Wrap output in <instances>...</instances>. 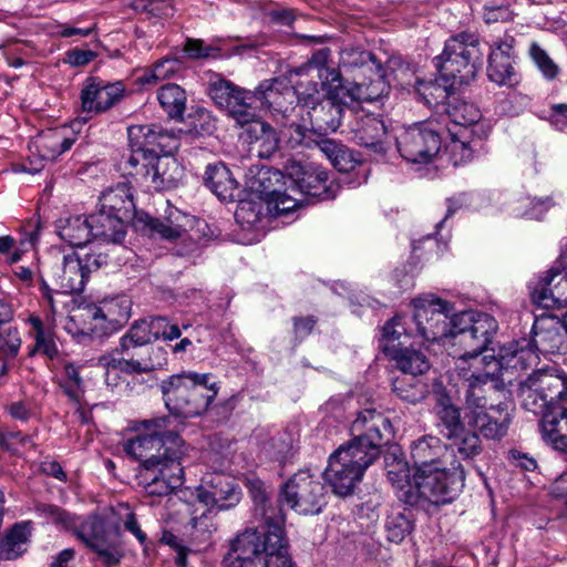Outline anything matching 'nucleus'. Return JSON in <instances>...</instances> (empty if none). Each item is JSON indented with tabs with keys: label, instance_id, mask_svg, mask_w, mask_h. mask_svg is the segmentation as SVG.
Listing matches in <instances>:
<instances>
[{
	"label": "nucleus",
	"instance_id": "obj_26",
	"mask_svg": "<svg viewBox=\"0 0 567 567\" xmlns=\"http://www.w3.org/2000/svg\"><path fill=\"white\" fill-rule=\"evenodd\" d=\"M353 140L357 144L372 148L377 153L385 152L384 138L386 137V125L379 115H358L351 126Z\"/></svg>",
	"mask_w": 567,
	"mask_h": 567
},
{
	"label": "nucleus",
	"instance_id": "obj_14",
	"mask_svg": "<svg viewBox=\"0 0 567 567\" xmlns=\"http://www.w3.org/2000/svg\"><path fill=\"white\" fill-rule=\"evenodd\" d=\"M441 124L429 118L406 127L396 137V147L401 156L410 163H430L442 146Z\"/></svg>",
	"mask_w": 567,
	"mask_h": 567
},
{
	"label": "nucleus",
	"instance_id": "obj_46",
	"mask_svg": "<svg viewBox=\"0 0 567 567\" xmlns=\"http://www.w3.org/2000/svg\"><path fill=\"white\" fill-rule=\"evenodd\" d=\"M316 146L338 171L349 172L354 168L355 163L352 154L341 142L332 138H321L316 142Z\"/></svg>",
	"mask_w": 567,
	"mask_h": 567
},
{
	"label": "nucleus",
	"instance_id": "obj_48",
	"mask_svg": "<svg viewBox=\"0 0 567 567\" xmlns=\"http://www.w3.org/2000/svg\"><path fill=\"white\" fill-rule=\"evenodd\" d=\"M248 134L258 148V156L268 158L278 150L279 138L276 131L266 122L258 121L252 124Z\"/></svg>",
	"mask_w": 567,
	"mask_h": 567
},
{
	"label": "nucleus",
	"instance_id": "obj_16",
	"mask_svg": "<svg viewBox=\"0 0 567 567\" xmlns=\"http://www.w3.org/2000/svg\"><path fill=\"white\" fill-rule=\"evenodd\" d=\"M126 94L123 81H107L100 76H87L81 84L80 112L84 121L101 115L118 105Z\"/></svg>",
	"mask_w": 567,
	"mask_h": 567
},
{
	"label": "nucleus",
	"instance_id": "obj_6",
	"mask_svg": "<svg viewBox=\"0 0 567 567\" xmlns=\"http://www.w3.org/2000/svg\"><path fill=\"white\" fill-rule=\"evenodd\" d=\"M105 567L117 566L124 557L121 525L99 513L76 515L70 529Z\"/></svg>",
	"mask_w": 567,
	"mask_h": 567
},
{
	"label": "nucleus",
	"instance_id": "obj_64",
	"mask_svg": "<svg viewBox=\"0 0 567 567\" xmlns=\"http://www.w3.org/2000/svg\"><path fill=\"white\" fill-rule=\"evenodd\" d=\"M301 198H296L290 194H287V189H281L279 193L267 203L269 210L277 215L287 214L297 208Z\"/></svg>",
	"mask_w": 567,
	"mask_h": 567
},
{
	"label": "nucleus",
	"instance_id": "obj_47",
	"mask_svg": "<svg viewBox=\"0 0 567 567\" xmlns=\"http://www.w3.org/2000/svg\"><path fill=\"white\" fill-rule=\"evenodd\" d=\"M157 100L171 118H182L186 107V93L177 84H165L157 92Z\"/></svg>",
	"mask_w": 567,
	"mask_h": 567
},
{
	"label": "nucleus",
	"instance_id": "obj_41",
	"mask_svg": "<svg viewBox=\"0 0 567 567\" xmlns=\"http://www.w3.org/2000/svg\"><path fill=\"white\" fill-rule=\"evenodd\" d=\"M56 233L72 247H82L92 240L87 216L76 215L60 219L56 224Z\"/></svg>",
	"mask_w": 567,
	"mask_h": 567
},
{
	"label": "nucleus",
	"instance_id": "obj_44",
	"mask_svg": "<svg viewBox=\"0 0 567 567\" xmlns=\"http://www.w3.org/2000/svg\"><path fill=\"white\" fill-rule=\"evenodd\" d=\"M158 322L151 321V319L136 321L120 339V346L115 351L121 354H128L131 350L151 343L154 340L153 331H158Z\"/></svg>",
	"mask_w": 567,
	"mask_h": 567
},
{
	"label": "nucleus",
	"instance_id": "obj_56",
	"mask_svg": "<svg viewBox=\"0 0 567 567\" xmlns=\"http://www.w3.org/2000/svg\"><path fill=\"white\" fill-rule=\"evenodd\" d=\"M35 514L39 517L44 518L47 522L54 524L55 526L69 530L71 529L73 522L76 517L75 514H71L68 511L52 504L39 503L34 507Z\"/></svg>",
	"mask_w": 567,
	"mask_h": 567
},
{
	"label": "nucleus",
	"instance_id": "obj_61",
	"mask_svg": "<svg viewBox=\"0 0 567 567\" xmlns=\"http://www.w3.org/2000/svg\"><path fill=\"white\" fill-rule=\"evenodd\" d=\"M529 54L538 70L546 79L554 80L558 75V65L539 44L535 42L532 43L529 48Z\"/></svg>",
	"mask_w": 567,
	"mask_h": 567
},
{
	"label": "nucleus",
	"instance_id": "obj_10",
	"mask_svg": "<svg viewBox=\"0 0 567 567\" xmlns=\"http://www.w3.org/2000/svg\"><path fill=\"white\" fill-rule=\"evenodd\" d=\"M305 91L306 85L302 81L290 85L286 79L264 80L258 85L260 111L266 110L277 124L293 131Z\"/></svg>",
	"mask_w": 567,
	"mask_h": 567
},
{
	"label": "nucleus",
	"instance_id": "obj_9",
	"mask_svg": "<svg viewBox=\"0 0 567 567\" xmlns=\"http://www.w3.org/2000/svg\"><path fill=\"white\" fill-rule=\"evenodd\" d=\"M299 117L290 138L295 144H303L307 133L319 136L336 132L341 125V109L328 100H321L318 83L310 82L300 99Z\"/></svg>",
	"mask_w": 567,
	"mask_h": 567
},
{
	"label": "nucleus",
	"instance_id": "obj_30",
	"mask_svg": "<svg viewBox=\"0 0 567 567\" xmlns=\"http://www.w3.org/2000/svg\"><path fill=\"white\" fill-rule=\"evenodd\" d=\"M436 426L440 433L446 439L460 436L465 429L460 409L452 403L451 398L444 393H436L434 405Z\"/></svg>",
	"mask_w": 567,
	"mask_h": 567
},
{
	"label": "nucleus",
	"instance_id": "obj_59",
	"mask_svg": "<svg viewBox=\"0 0 567 567\" xmlns=\"http://www.w3.org/2000/svg\"><path fill=\"white\" fill-rule=\"evenodd\" d=\"M112 514L122 520L124 528L133 534L141 545H144L147 540L146 534L141 529L140 524L136 519L135 513L131 509L128 504L120 503L115 507H112Z\"/></svg>",
	"mask_w": 567,
	"mask_h": 567
},
{
	"label": "nucleus",
	"instance_id": "obj_11",
	"mask_svg": "<svg viewBox=\"0 0 567 567\" xmlns=\"http://www.w3.org/2000/svg\"><path fill=\"white\" fill-rule=\"evenodd\" d=\"M413 316H410L409 333L427 342L445 341L451 329L449 315L452 307L447 301L434 295H424L412 300Z\"/></svg>",
	"mask_w": 567,
	"mask_h": 567
},
{
	"label": "nucleus",
	"instance_id": "obj_49",
	"mask_svg": "<svg viewBox=\"0 0 567 567\" xmlns=\"http://www.w3.org/2000/svg\"><path fill=\"white\" fill-rule=\"evenodd\" d=\"M286 176L278 169L262 168L254 181L255 192L266 204L274 198L286 184Z\"/></svg>",
	"mask_w": 567,
	"mask_h": 567
},
{
	"label": "nucleus",
	"instance_id": "obj_50",
	"mask_svg": "<svg viewBox=\"0 0 567 567\" xmlns=\"http://www.w3.org/2000/svg\"><path fill=\"white\" fill-rule=\"evenodd\" d=\"M416 375L402 373L392 382L393 392L403 401L409 403H417L424 399L426 385L420 380L415 379Z\"/></svg>",
	"mask_w": 567,
	"mask_h": 567
},
{
	"label": "nucleus",
	"instance_id": "obj_33",
	"mask_svg": "<svg viewBox=\"0 0 567 567\" xmlns=\"http://www.w3.org/2000/svg\"><path fill=\"white\" fill-rule=\"evenodd\" d=\"M87 217L90 229L92 230V239L107 244H118L124 239L126 220L101 209Z\"/></svg>",
	"mask_w": 567,
	"mask_h": 567
},
{
	"label": "nucleus",
	"instance_id": "obj_32",
	"mask_svg": "<svg viewBox=\"0 0 567 567\" xmlns=\"http://www.w3.org/2000/svg\"><path fill=\"white\" fill-rule=\"evenodd\" d=\"M536 391H540L548 411L561 408L558 403L567 400V375L539 370L530 374Z\"/></svg>",
	"mask_w": 567,
	"mask_h": 567
},
{
	"label": "nucleus",
	"instance_id": "obj_62",
	"mask_svg": "<svg viewBox=\"0 0 567 567\" xmlns=\"http://www.w3.org/2000/svg\"><path fill=\"white\" fill-rule=\"evenodd\" d=\"M329 54V49H321L316 51L306 64L296 70V74L310 75L311 73H316L317 78L322 79L326 76V70H329L326 68Z\"/></svg>",
	"mask_w": 567,
	"mask_h": 567
},
{
	"label": "nucleus",
	"instance_id": "obj_12",
	"mask_svg": "<svg viewBox=\"0 0 567 567\" xmlns=\"http://www.w3.org/2000/svg\"><path fill=\"white\" fill-rule=\"evenodd\" d=\"M127 175L140 176L155 190L174 188L181 178V169L175 158L168 153L127 154L121 162Z\"/></svg>",
	"mask_w": 567,
	"mask_h": 567
},
{
	"label": "nucleus",
	"instance_id": "obj_15",
	"mask_svg": "<svg viewBox=\"0 0 567 567\" xmlns=\"http://www.w3.org/2000/svg\"><path fill=\"white\" fill-rule=\"evenodd\" d=\"M279 502L300 515H317L327 504L326 488L309 471H299L281 486Z\"/></svg>",
	"mask_w": 567,
	"mask_h": 567
},
{
	"label": "nucleus",
	"instance_id": "obj_54",
	"mask_svg": "<svg viewBox=\"0 0 567 567\" xmlns=\"http://www.w3.org/2000/svg\"><path fill=\"white\" fill-rule=\"evenodd\" d=\"M413 529L412 513L392 512L385 522L386 537L392 543H401Z\"/></svg>",
	"mask_w": 567,
	"mask_h": 567
},
{
	"label": "nucleus",
	"instance_id": "obj_28",
	"mask_svg": "<svg viewBox=\"0 0 567 567\" xmlns=\"http://www.w3.org/2000/svg\"><path fill=\"white\" fill-rule=\"evenodd\" d=\"M56 285L62 293H80L84 290L89 276L81 256L73 252L63 256L62 265L54 271Z\"/></svg>",
	"mask_w": 567,
	"mask_h": 567
},
{
	"label": "nucleus",
	"instance_id": "obj_22",
	"mask_svg": "<svg viewBox=\"0 0 567 567\" xmlns=\"http://www.w3.org/2000/svg\"><path fill=\"white\" fill-rule=\"evenodd\" d=\"M239 485L224 474H214L206 486L197 489L196 497L210 509L228 511L239 504L241 499Z\"/></svg>",
	"mask_w": 567,
	"mask_h": 567
},
{
	"label": "nucleus",
	"instance_id": "obj_51",
	"mask_svg": "<svg viewBox=\"0 0 567 567\" xmlns=\"http://www.w3.org/2000/svg\"><path fill=\"white\" fill-rule=\"evenodd\" d=\"M449 440L452 441L451 445L447 446L449 452L453 453L454 457L458 454L463 460L473 458L483 450L480 434L475 431L464 429L460 436ZM455 460L457 461V458Z\"/></svg>",
	"mask_w": 567,
	"mask_h": 567
},
{
	"label": "nucleus",
	"instance_id": "obj_4",
	"mask_svg": "<svg viewBox=\"0 0 567 567\" xmlns=\"http://www.w3.org/2000/svg\"><path fill=\"white\" fill-rule=\"evenodd\" d=\"M210 373L182 372L159 384L166 409L172 415L195 417L204 413L218 393Z\"/></svg>",
	"mask_w": 567,
	"mask_h": 567
},
{
	"label": "nucleus",
	"instance_id": "obj_37",
	"mask_svg": "<svg viewBox=\"0 0 567 567\" xmlns=\"http://www.w3.org/2000/svg\"><path fill=\"white\" fill-rule=\"evenodd\" d=\"M322 86L326 87L327 91L326 100L339 106L342 114L346 106L362 99L361 87L354 84L343 83L340 73L336 70H326Z\"/></svg>",
	"mask_w": 567,
	"mask_h": 567
},
{
	"label": "nucleus",
	"instance_id": "obj_34",
	"mask_svg": "<svg viewBox=\"0 0 567 567\" xmlns=\"http://www.w3.org/2000/svg\"><path fill=\"white\" fill-rule=\"evenodd\" d=\"M458 321L464 322V324H471V333L482 351L487 349L498 329L497 321L491 315L484 312L454 315L452 317L454 328L458 327Z\"/></svg>",
	"mask_w": 567,
	"mask_h": 567
},
{
	"label": "nucleus",
	"instance_id": "obj_17",
	"mask_svg": "<svg viewBox=\"0 0 567 567\" xmlns=\"http://www.w3.org/2000/svg\"><path fill=\"white\" fill-rule=\"evenodd\" d=\"M290 190L319 200L333 199L337 196L334 184H328V173L320 167L290 159L286 165Z\"/></svg>",
	"mask_w": 567,
	"mask_h": 567
},
{
	"label": "nucleus",
	"instance_id": "obj_60",
	"mask_svg": "<svg viewBox=\"0 0 567 567\" xmlns=\"http://www.w3.org/2000/svg\"><path fill=\"white\" fill-rule=\"evenodd\" d=\"M65 381L61 384L65 394L73 401L79 402L83 395V380L79 367L73 363H65L63 367Z\"/></svg>",
	"mask_w": 567,
	"mask_h": 567
},
{
	"label": "nucleus",
	"instance_id": "obj_23",
	"mask_svg": "<svg viewBox=\"0 0 567 567\" xmlns=\"http://www.w3.org/2000/svg\"><path fill=\"white\" fill-rule=\"evenodd\" d=\"M411 460L414 471L460 463L442 441L433 435H424L411 445Z\"/></svg>",
	"mask_w": 567,
	"mask_h": 567
},
{
	"label": "nucleus",
	"instance_id": "obj_1",
	"mask_svg": "<svg viewBox=\"0 0 567 567\" xmlns=\"http://www.w3.org/2000/svg\"><path fill=\"white\" fill-rule=\"evenodd\" d=\"M167 416L142 421L147 433L138 434L124 445L126 454L141 463L140 485L151 496H167L184 484L187 446L183 439L165 431Z\"/></svg>",
	"mask_w": 567,
	"mask_h": 567
},
{
	"label": "nucleus",
	"instance_id": "obj_53",
	"mask_svg": "<svg viewBox=\"0 0 567 567\" xmlns=\"http://www.w3.org/2000/svg\"><path fill=\"white\" fill-rule=\"evenodd\" d=\"M183 69V62L177 58H165L154 64L150 70H146L142 76L138 78V83L142 85H153L159 81L166 80L175 75Z\"/></svg>",
	"mask_w": 567,
	"mask_h": 567
},
{
	"label": "nucleus",
	"instance_id": "obj_40",
	"mask_svg": "<svg viewBox=\"0 0 567 567\" xmlns=\"http://www.w3.org/2000/svg\"><path fill=\"white\" fill-rule=\"evenodd\" d=\"M383 352L395 361L402 373L421 375L430 369L426 355L416 349L396 346H384Z\"/></svg>",
	"mask_w": 567,
	"mask_h": 567
},
{
	"label": "nucleus",
	"instance_id": "obj_5",
	"mask_svg": "<svg viewBox=\"0 0 567 567\" xmlns=\"http://www.w3.org/2000/svg\"><path fill=\"white\" fill-rule=\"evenodd\" d=\"M453 342V346H458L462 349V352H455L454 355L457 357L456 361V371L457 374L463 379L464 385H466L467 373H474L476 368L480 370H484L487 363L491 361H496L499 363V375H505L512 369H525V361L532 353V350H525L518 347V342L513 341L507 346L501 348L498 357L494 355H484L480 357L483 352L480 346L474 341V338L471 333V324H464V322L458 321V327L454 328L451 322V329L449 331V338Z\"/></svg>",
	"mask_w": 567,
	"mask_h": 567
},
{
	"label": "nucleus",
	"instance_id": "obj_31",
	"mask_svg": "<svg viewBox=\"0 0 567 567\" xmlns=\"http://www.w3.org/2000/svg\"><path fill=\"white\" fill-rule=\"evenodd\" d=\"M100 209L124 220L132 218L135 205L131 187L126 183H118L105 189L100 196Z\"/></svg>",
	"mask_w": 567,
	"mask_h": 567
},
{
	"label": "nucleus",
	"instance_id": "obj_42",
	"mask_svg": "<svg viewBox=\"0 0 567 567\" xmlns=\"http://www.w3.org/2000/svg\"><path fill=\"white\" fill-rule=\"evenodd\" d=\"M152 353L162 354V349H147V355L141 357L138 359H134V354H132L131 359L124 358H111L106 361V383L110 384V375L113 371H121L127 374L134 373H146L155 370L158 365H161L159 361H155L152 357Z\"/></svg>",
	"mask_w": 567,
	"mask_h": 567
},
{
	"label": "nucleus",
	"instance_id": "obj_18",
	"mask_svg": "<svg viewBox=\"0 0 567 567\" xmlns=\"http://www.w3.org/2000/svg\"><path fill=\"white\" fill-rule=\"evenodd\" d=\"M270 525L259 524L248 528L231 542L230 549L224 558L228 567H261L266 553V536Z\"/></svg>",
	"mask_w": 567,
	"mask_h": 567
},
{
	"label": "nucleus",
	"instance_id": "obj_58",
	"mask_svg": "<svg viewBox=\"0 0 567 567\" xmlns=\"http://www.w3.org/2000/svg\"><path fill=\"white\" fill-rule=\"evenodd\" d=\"M410 316H394L391 320H389L382 328V344L384 346H395L393 342L399 340L401 336H409L410 328H412L409 322Z\"/></svg>",
	"mask_w": 567,
	"mask_h": 567
},
{
	"label": "nucleus",
	"instance_id": "obj_55",
	"mask_svg": "<svg viewBox=\"0 0 567 567\" xmlns=\"http://www.w3.org/2000/svg\"><path fill=\"white\" fill-rule=\"evenodd\" d=\"M74 144V138L62 136L60 131H50L42 137V157L54 161L69 151Z\"/></svg>",
	"mask_w": 567,
	"mask_h": 567
},
{
	"label": "nucleus",
	"instance_id": "obj_2",
	"mask_svg": "<svg viewBox=\"0 0 567 567\" xmlns=\"http://www.w3.org/2000/svg\"><path fill=\"white\" fill-rule=\"evenodd\" d=\"M350 431L352 439L329 456L323 472L326 482L339 496L352 494L368 467L379 458L381 449L394 437L391 420L372 408L358 413Z\"/></svg>",
	"mask_w": 567,
	"mask_h": 567
},
{
	"label": "nucleus",
	"instance_id": "obj_39",
	"mask_svg": "<svg viewBox=\"0 0 567 567\" xmlns=\"http://www.w3.org/2000/svg\"><path fill=\"white\" fill-rule=\"evenodd\" d=\"M284 526H270V534L266 536V553L261 567H293L288 554Z\"/></svg>",
	"mask_w": 567,
	"mask_h": 567
},
{
	"label": "nucleus",
	"instance_id": "obj_8",
	"mask_svg": "<svg viewBox=\"0 0 567 567\" xmlns=\"http://www.w3.org/2000/svg\"><path fill=\"white\" fill-rule=\"evenodd\" d=\"M483 56L477 35L461 32L445 41L443 52L433 59V63L437 73L464 84L475 78Z\"/></svg>",
	"mask_w": 567,
	"mask_h": 567
},
{
	"label": "nucleus",
	"instance_id": "obj_36",
	"mask_svg": "<svg viewBox=\"0 0 567 567\" xmlns=\"http://www.w3.org/2000/svg\"><path fill=\"white\" fill-rule=\"evenodd\" d=\"M560 328H563L561 322L554 318L536 320L532 329V347L540 353L560 351L564 340Z\"/></svg>",
	"mask_w": 567,
	"mask_h": 567
},
{
	"label": "nucleus",
	"instance_id": "obj_20",
	"mask_svg": "<svg viewBox=\"0 0 567 567\" xmlns=\"http://www.w3.org/2000/svg\"><path fill=\"white\" fill-rule=\"evenodd\" d=\"M532 301L545 309L567 307V267H551L528 282Z\"/></svg>",
	"mask_w": 567,
	"mask_h": 567
},
{
	"label": "nucleus",
	"instance_id": "obj_24",
	"mask_svg": "<svg viewBox=\"0 0 567 567\" xmlns=\"http://www.w3.org/2000/svg\"><path fill=\"white\" fill-rule=\"evenodd\" d=\"M198 227L203 224L195 216L182 212L166 202L164 214L157 218H151L148 221L150 229L159 235L164 239L173 240L182 238L194 225Z\"/></svg>",
	"mask_w": 567,
	"mask_h": 567
},
{
	"label": "nucleus",
	"instance_id": "obj_29",
	"mask_svg": "<svg viewBox=\"0 0 567 567\" xmlns=\"http://www.w3.org/2000/svg\"><path fill=\"white\" fill-rule=\"evenodd\" d=\"M204 183L221 202H234L237 197L238 183L221 162L206 166Z\"/></svg>",
	"mask_w": 567,
	"mask_h": 567
},
{
	"label": "nucleus",
	"instance_id": "obj_7",
	"mask_svg": "<svg viewBox=\"0 0 567 567\" xmlns=\"http://www.w3.org/2000/svg\"><path fill=\"white\" fill-rule=\"evenodd\" d=\"M465 473L460 463L413 473V484L405 492V503L417 505L421 501L440 505L452 502L463 489Z\"/></svg>",
	"mask_w": 567,
	"mask_h": 567
},
{
	"label": "nucleus",
	"instance_id": "obj_63",
	"mask_svg": "<svg viewBox=\"0 0 567 567\" xmlns=\"http://www.w3.org/2000/svg\"><path fill=\"white\" fill-rule=\"evenodd\" d=\"M21 338L16 327H0V348L11 358L18 355Z\"/></svg>",
	"mask_w": 567,
	"mask_h": 567
},
{
	"label": "nucleus",
	"instance_id": "obj_19",
	"mask_svg": "<svg viewBox=\"0 0 567 567\" xmlns=\"http://www.w3.org/2000/svg\"><path fill=\"white\" fill-rule=\"evenodd\" d=\"M516 39L506 32L489 43L488 79L501 86L513 87L519 83V76L515 71Z\"/></svg>",
	"mask_w": 567,
	"mask_h": 567
},
{
	"label": "nucleus",
	"instance_id": "obj_25",
	"mask_svg": "<svg viewBox=\"0 0 567 567\" xmlns=\"http://www.w3.org/2000/svg\"><path fill=\"white\" fill-rule=\"evenodd\" d=\"M461 85L460 82L450 81L439 73L435 80L425 81L417 79L414 84V92L419 101L430 109H435L441 115L443 107L454 96V90Z\"/></svg>",
	"mask_w": 567,
	"mask_h": 567
},
{
	"label": "nucleus",
	"instance_id": "obj_13",
	"mask_svg": "<svg viewBox=\"0 0 567 567\" xmlns=\"http://www.w3.org/2000/svg\"><path fill=\"white\" fill-rule=\"evenodd\" d=\"M208 94L238 125H252L259 121L260 96L258 86L250 91L221 79L210 83Z\"/></svg>",
	"mask_w": 567,
	"mask_h": 567
},
{
	"label": "nucleus",
	"instance_id": "obj_3",
	"mask_svg": "<svg viewBox=\"0 0 567 567\" xmlns=\"http://www.w3.org/2000/svg\"><path fill=\"white\" fill-rule=\"evenodd\" d=\"M499 363L491 361L485 370L476 368L467 373L465 409L468 423L486 440L501 441L508 432L513 415L508 404L496 402L505 390V378L499 375Z\"/></svg>",
	"mask_w": 567,
	"mask_h": 567
},
{
	"label": "nucleus",
	"instance_id": "obj_27",
	"mask_svg": "<svg viewBox=\"0 0 567 567\" xmlns=\"http://www.w3.org/2000/svg\"><path fill=\"white\" fill-rule=\"evenodd\" d=\"M32 536V522L21 520L6 529L0 538V560H16L29 549Z\"/></svg>",
	"mask_w": 567,
	"mask_h": 567
},
{
	"label": "nucleus",
	"instance_id": "obj_52",
	"mask_svg": "<svg viewBox=\"0 0 567 567\" xmlns=\"http://www.w3.org/2000/svg\"><path fill=\"white\" fill-rule=\"evenodd\" d=\"M534 383L535 382L530 375L526 380L522 381L519 383L518 396L523 409L534 414H540L543 419L549 411L544 401L545 398L543 393L540 391H536L538 388L535 386Z\"/></svg>",
	"mask_w": 567,
	"mask_h": 567
},
{
	"label": "nucleus",
	"instance_id": "obj_21",
	"mask_svg": "<svg viewBox=\"0 0 567 567\" xmlns=\"http://www.w3.org/2000/svg\"><path fill=\"white\" fill-rule=\"evenodd\" d=\"M127 136L131 146L128 154L171 153L178 147L175 133L157 124L132 125Z\"/></svg>",
	"mask_w": 567,
	"mask_h": 567
},
{
	"label": "nucleus",
	"instance_id": "obj_35",
	"mask_svg": "<svg viewBox=\"0 0 567 567\" xmlns=\"http://www.w3.org/2000/svg\"><path fill=\"white\" fill-rule=\"evenodd\" d=\"M249 493L255 506L254 516L259 524L285 525L286 518L281 507L268 498L261 481L250 482Z\"/></svg>",
	"mask_w": 567,
	"mask_h": 567
},
{
	"label": "nucleus",
	"instance_id": "obj_43",
	"mask_svg": "<svg viewBox=\"0 0 567 567\" xmlns=\"http://www.w3.org/2000/svg\"><path fill=\"white\" fill-rule=\"evenodd\" d=\"M87 316L93 320L109 322L112 329L123 324L130 317V302L123 298L102 300L97 306L87 309Z\"/></svg>",
	"mask_w": 567,
	"mask_h": 567
},
{
	"label": "nucleus",
	"instance_id": "obj_57",
	"mask_svg": "<svg viewBox=\"0 0 567 567\" xmlns=\"http://www.w3.org/2000/svg\"><path fill=\"white\" fill-rule=\"evenodd\" d=\"M212 514L213 509L207 507L199 516H194L189 522L190 536L199 545L208 543L217 529Z\"/></svg>",
	"mask_w": 567,
	"mask_h": 567
},
{
	"label": "nucleus",
	"instance_id": "obj_45",
	"mask_svg": "<svg viewBox=\"0 0 567 567\" xmlns=\"http://www.w3.org/2000/svg\"><path fill=\"white\" fill-rule=\"evenodd\" d=\"M441 116L443 121L449 120L456 125L466 127L478 125L482 114L473 103L466 102L454 94L446 106L443 107Z\"/></svg>",
	"mask_w": 567,
	"mask_h": 567
},
{
	"label": "nucleus",
	"instance_id": "obj_38",
	"mask_svg": "<svg viewBox=\"0 0 567 567\" xmlns=\"http://www.w3.org/2000/svg\"><path fill=\"white\" fill-rule=\"evenodd\" d=\"M540 432L555 450L567 452V408L546 413L540 420Z\"/></svg>",
	"mask_w": 567,
	"mask_h": 567
}]
</instances>
